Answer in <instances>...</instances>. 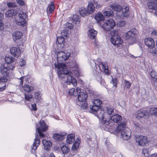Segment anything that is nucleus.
Returning <instances> with one entry per match:
<instances>
[{"mask_svg":"<svg viewBox=\"0 0 157 157\" xmlns=\"http://www.w3.org/2000/svg\"><path fill=\"white\" fill-rule=\"evenodd\" d=\"M23 77H21L18 80V81L20 83V84L19 85V86H22L23 85Z\"/></svg>","mask_w":157,"mask_h":157,"instance_id":"obj_57","label":"nucleus"},{"mask_svg":"<svg viewBox=\"0 0 157 157\" xmlns=\"http://www.w3.org/2000/svg\"><path fill=\"white\" fill-rule=\"evenodd\" d=\"M25 62L24 60H22V61L19 64L20 66L23 67L24 66L25 64Z\"/></svg>","mask_w":157,"mask_h":157,"instance_id":"obj_59","label":"nucleus"},{"mask_svg":"<svg viewBox=\"0 0 157 157\" xmlns=\"http://www.w3.org/2000/svg\"><path fill=\"white\" fill-rule=\"evenodd\" d=\"M2 86H0V91H2L6 88V84H4V85H2Z\"/></svg>","mask_w":157,"mask_h":157,"instance_id":"obj_61","label":"nucleus"},{"mask_svg":"<svg viewBox=\"0 0 157 157\" xmlns=\"http://www.w3.org/2000/svg\"><path fill=\"white\" fill-rule=\"evenodd\" d=\"M136 141L139 145L144 146L147 143V137L145 136H138L136 137Z\"/></svg>","mask_w":157,"mask_h":157,"instance_id":"obj_15","label":"nucleus"},{"mask_svg":"<svg viewBox=\"0 0 157 157\" xmlns=\"http://www.w3.org/2000/svg\"><path fill=\"white\" fill-rule=\"evenodd\" d=\"M17 12L15 8H10L6 13L5 15L7 17H12L17 14Z\"/></svg>","mask_w":157,"mask_h":157,"instance_id":"obj_22","label":"nucleus"},{"mask_svg":"<svg viewBox=\"0 0 157 157\" xmlns=\"http://www.w3.org/2000/svg\"><path fill=\"white\" fill-rule=\"evenodd\" d=\"M65 135V133H56L53 134V138L56 141H60L64 139Z\"/></svg>","mask_w":157,"mask_h":157,"instance_id":"obj_19","label":"nucleus"},{"mask_svg":"<svg viewBox=\"0 0 157 157\" xmlns=\"http://www.w3.org/2000/svg\"><path fill=\"white\" fill-rule=\"evenodd\" d=\"M80 142V141L79 140H78L77 141H75L72 146V150L73 151L77 150L79 147Z\"/></svg>","mask_w":157,"mask_h":157,"instance_id":"obj_38","label":"nucleus"},{"mask_svg":"<svg viewBox=\"0 0 157 157\" xmlns=\"http://www.w3.org/2000/svg\"><path fill=\"white\" fill-rule=\"evenodd\" d=\"M101 59L98 58L95 61L92 60L91 62L94 63V66L96 67L97 69H98L97 66H98L100 71L102 70L105 73L108 74L109 70L107 63L105 62H101Z\"/></svg>","mask_w":157,"mask_h":157,"instance_id":"obj_4","label":"nucleus"},{"mask_svg":"<svg viewBox=\"0 0 157 157\" xmlns=\"http://www.w3.org/2000/svg\"><path fill=\"white\" fill-rule=\"evenodd\" d=\"M23 89L27 93H30L33 90V87L29 86V85L26 84L23 87Z\"/></svg>","mask_w":157,"mask_h":157,"instance_id":"obj_35","label":"nucleus"},{"mask_svg":"<svg viewBox=\"0 0 157 157\" xmlns=\"http://www.w3.org/2000/svg\"><path fill=\"white\" fill-rule=\"evenodd\" d=\"M6 64L1 65V71L2 74L4 76L0 78V86L6 84V82L7 81L6 77L8 76L9 74V71H8Z\"/></svg>","mask_w":157,"mask_h":157,"instance_id":"obj_5","label":"nucleus"},{"mask_svg":"<svg viewBox=\"0 0 157 157\" xmlns=\"http://www.w3.org/2000/svg\"><path fill=\"white\" fill-rule=\"evenodd\" d=\"M44 148L47 151L49 150L52 146V143L50 141L43 139L42 141Z\"/></svg>","mask_w":157,"mask_h":157,"instance_id":"obj_23","label":"nucleus"},{"mask_svg":"<svg viewBox=\"0 0 157 157\" xmlns=\"http://www.w3.org/2000/svg\"><path fill=\"white\" fill-rule=\"evenodd\" d=\"M48 127L43 121L40 122L39 124L36 127V138L34 140V142L31 147L33 150H36L40 142L39 138H38V136L37 135V132L39 134L40 137L44 138L45 136L43 132L47 130Z\"/></svg>","mask_w":157,"mask_h":157,"instance_id":"obj_3","label":"nucleus"},{"mask_svg":"<svg viewBox=\"0 0 157 157\" xmlns=\"http://www.w3.org/2000/svg\"><path fill=\"white\" fill-rule=\"evenodd\" d=\"M122 117L119 114H116L112 115L110 117L109 120V128H110V126H111L112 125V122L114 123H117L120 122L122 120Z\"/></svg>","mask_w":157,"mask_h":157,"instance_id":"obj_14","label":"nucleus"},{"mask_svg":"<svg viewBox=\"0 0 157 157\" xmlns=\"http://www.w3.org/2000/svg\"><path fill=\"white\" fill-rule=\"evenodd\" d=\"M87 105H88L86 103H84L82 105L81 108L83 109H86L88 107Z\"/></svg>","mask_w":157,"mask_h":157,"instance_id":"obj_54","label":"nucleus"},{"mask_svg":"<svg viewBox=\"0 0 157 157\" xmlns=\"http://www.w3.org/2000/svg\"><path fill=\"white\" fill-rule=\"evenodd\" d=\"M148 114V112L145 110H139L137 111L135 116L137 118L140 119Z\"/></svg>","mask_w":157,"mask_h":157,"instance_id":"obj_27","label":"nucleus"},{"mask_svg":"<svg viewBox=\"0 0 157 157\" xmlns=\"http://www.w3.org/2000/svg\"><path fill=\"white\" fill-rule=\"evenodd\" d=\"M117 79L116 78H113L112 79L111 82L113 84V86L116 87L117 86Z\"/></svg>","mask_w":157,"mask_h":157,"instance_id":"obj_52","label":"nucleus"},{"mask_svg":"<svg viewBox=\"0 0 157 157\" xmlns=\"http://www.w3.org/2000/svg\"><path fill=\"white\" fill-rule=\"evenodd\" d=\"M25 99L27 101H30L31 99H32V96L31 94H25Z\"/></svg>","mask_w":157,"mask_h":157,"instance_id":"obj_44","label":"nucleus"},{"mask_svg":"<svg viewBox=\"0 0 157 157\" xmlns=\"http://www.w3.org/2000/svg\"><path fill=\"white\" fill-rule=\"evenodd\" d=\"M131 85V83L129 81H128L125 79L124 80L123 85L124 87L129 89Z\"/></svg>","mask_w":157,"mask_h":157,"instance_id":"obj_40","label":"nucleus"},{"mask_svg":"<svg viewBox=\"0 0 157 157\" xmlns=\"http://www.w3.org/2000/svg\"><path fill=\"white\" fill-rule=\"evenodd\" d=\"M103 14L105 16L110 17L113 15V12L112 10L109 9L107 11H104Z\"/></svg>","mask_w":157,"mask_h":157,"instance_id":"obj_41","label":"nucleus"},{"mask_svg":"<svg viewBox=\"0 0 157 157\" xmlns=\"http://www.w3.org/2000/svg\"><path fill=\"white\" fill-rule=\"evenodd\" d=\"M16 2L19 5L21 6H23L24 4V3L22 0H16Z\"/></svg>","mask_w":157,"mask_h":157,"instance_id":"obj_58","label":"nucleus"},{"mask_svg":"<svg viewBox=\"0 0 157 157\" xmlns=\"http://www.w3.org/2000/svg\"><path fill=\"white\" fill-rule=\"evenodd\" d=\"M131 135V132L129 128H126L125 130L122 131L121 133V138L124 140H128Z\"/></svg>","mask_w":157,"mask_h":157,"instance_id":"obj_17","label":"nucleus"},{"mask_svg":"<svg viewBox=\"0 0 157 157\" xmlns=\"http://www.w3.org/2000/svg\"><path fill=\"white\" fill-rule=\"evenodd\" d=\"M142 153L146 157H149V154L148 152V150L147 148H144L143 150Z\"/></svg>","mask_w":157,"mask_h":157,"instance_id":"obj_46","label":"nucleus"},{"mask_svg":"<svg viewBox=\"0 0 157 157\" xmlns=\"http://www.w3.org/2000/svg\"><path fill=\"white\" fill-rule=\"evenodd\" d=\"M48 6H49V5H48ZM48 7L49 8V12L50 13H52L55 9L54 4L53 3H52L50 6H48Z\"/></svg>","mask_w":157,"mask_h":157,"instance_id":"obj_49","label":"nucleus"},{"mask_svg":"<svg viewBox=\"0 0 157 157\" xmlns=\"http://www.w3.org/2000/svg\"><path fill=\"white\" fill-rule=\"evenodd\" d=\"M102 27L106 31H109L115 25V22L113 19L104 20L102 22Z\"/></svg>","mask_w":157,"mask_h":157,"instance_id":"obj_9","label":"nucleus"},{"mask_svg":"<svg viewBox=\"0 0 157 157\" xmlns=\"http://www.w3.org/2000/svg\"><path fill=\"white\" fill-rule=\"evenodd\" d=\"M150 113L151 114L157 117V108H151L150 110Z\"/></svg>","mask_w":157,"mask_h":157,"instance_id":"obj_42","label":"nucleus"},{"mask_svg":"<svg viewBox=\"0 0 157 157\" xmlns=\"http://www.w3.org/2000/svg\"><path fill=\"white\" fill-rule=\"evenodd\" d=\"M149 9L155 10L157 9V0H150V1L147 3Z\"/></svg>","mask_w":157,"mask_h":157,"instance_id":"obj_25","label":"nucleus"},{"mask_svg":"<svg viewBox=\"0 0 157 157\" xmlns=\"http://www.w3.org/2000/svg\"><path fill=\"white\" fill-rule=\"evenodd\" d=\"M6 5L9 7H12L13 9L15 8L16 6L15 3L9 2H7Z\"/></svg>","mask_w":157,"mask_h":157,"instance_id":"obj_47","label":"nucleus"},{"mask_svg":"<svg viewBox=\"0 0 157 157\" xmlns=\"http://www.w3.org/2000/svg\"><path fill=\"white\" fill-rule=\"evenodd\" d=\"M11 54L16 57H18L20 55L21 52L19 47H12L10 50Z\"/></svg>","mask_w":157,"mask_h":157,"instance_id":"obj_21","label":"nucleus"},{"mask_svg":"<svg viewBox=\"0 0 157 157\" xmlns=\"http://www.w3.org/2000/svg\"><path fill=\"white\" fill-rule=\"evenodd\" d=\"M5 60L6 63L2 64V65H4L6 64L7 65V68L8 71L10 70H13V68L15 67L14 64L12 65L11 66L10 64H12L14 63L15 59L13 58L11 56H6L5 58Z\"/></svg>","mask_w":157,"mask_h":157,"instance_id":"obj_13","label":"nucleus"},{"mask_svg":"<svg viewBox=\"0 0 157 157\" xmlns=\"http://www.w3.org/2000/svg\"><path fill=\"white\" fill-rule=\"evenodd\" d=\"M95 10V7L93 3L91 2H89L87 10V13L89 14H91L94 12Z\"/></svg>","mask_w":157,"mask_h":157,"instance_id":"obj_28","label":"nucleus"},{"mask_svg":"<svg viewBox=\"0 0 157 157\" xmlns=\"http://www.w3.org/2000/svg\"><path fill=\"white\" fill-rule=\"evenodd\" d=\"M4 29V25L0 21V31H2Z\"/></svg>","mask_w":157,"mask_h":157,"instance_id":"obj_60","label":"nucleus"},{"mask_svg":"<svg viewBox=\"0 0 157 157\" xmlns=\"http://www.w3.org/2000/svg\"><path fill=\"white\" fill-rule=\"evenodd\" d=\"M66 26L69 29H71L73 28V25L71 23L67 22L66 24Z\"/></svg>","mask_w":157,"mask_h":157,"instance_id":"obj_53","label":"nucleus"},{"mask_svg":"<svg viewBox=\"0 0 157 157\" xmlns=\"http://www.w3.org/2000/svg\"><path fill=\"white\" fill-rule=\"evenodd\" d=\"M129 7H126L125 8L122 9V13L119 15V16L121 18H123L124 17H128L129 15L128 13Z\"/></svg>","mask_w":157,"mask_h":157,"instance_id":"obj_24","label":"nucleus"},{"mask_svg":"<svg viewBox=\"0 0 157 157\" xmlns=\"http://www.w3.org/2000/svg\"><path fill=\"white\" fill-rule=\"evenodd\" d=\"M78 101L80 102H85L87 98V94L84 92L81 91L80 89V91L78 92Z\"/></svg>","mask_w":157,"mask_h":157,"instance_id":"obj_16","label":"nucleus"},{"mask_svg":"<svg viewBox=\"0 0 157 157\" xmlns=\"http://www.w3.org/2000/svg\"><path fill=\"white\" fill-rule=\"evenodd\" d=\"M31 107L32 109H31V110L35 111L37 109L36 105L35 103L32 104L31 105Z\"/></svg>","mask_w":157,"mask_h":157,"instance_id":"obj_55","label":"nucleus"},{"mask_svg":"<svg viewBox=\"0 0 157 157\" xmlns=\"http://www.w3.org/2000/svg\"><path fill=\"white\" fill-rule=\"evenodd\" d=\"M41 94L39 92H36L35 93V97L36 99L40 100L41 99Z\"/></svg>","mask_w":157,"mask_h":157,"instance_id":"obj_48","label":"nucleus"},{"mask_svg":"<svg viewBox=\"0 0 157 157\" xmlns=\"http://www.w3.org/2000/svg\"><path fill=\"white\" fill-rule=\"evenodd\" d=\"M66 69L67 67L68 68H72V71L73 72V74L78 75V68L77 67V64L76 61L74 60L70 61L67 63V64H65Z\"/></svg>","mask_w":157,"mask_h":157,"instance_id":"obj_12","label":"nucleus"},{"mask_svg":"<svg viewBox=\"0 0 157 157\" xmlns=\"http://www.w3.org/2000/svg\"><path fill=\"white\" fill-rule=\"evenodd\" d=\"M151 157H157V154L156 153L152 154L151 155Z\"/></svg>","mask_w":157,"mask_h":157,"instance_id":"obj_64","label":"nucleus"},{"mask_svg":"<svg viewBox=\"0 0 157 157\" xmlns=\"http://www.w3.org/2000/svg\"><path fill=\"white\" fill-rule=\"evenodd\" d=\"M97 72H98V76L97 77V80L98 82H100L101 84L104 85L105 81L102 78L101 73L98 71Z\"/></svg>","mask_w":157,"mask_h":157,"instance_id":"obj_39","label":"nucleus"},{"mask_svg":"<svg viewBox=\"0 0 157 157\" xmlns=\"http://www.w3.org/2000/svg\"><path fill=\"white\" fill-rule=\"evenodd\" d=\"M145 44L150 48H152L155 45V42L153 39L151 38H146L144 40Z\"/></svg>","mask_w":157,"mask_h":157,"instance_id":"obj_26","label":"nucleus"},{"mask_svg":"<svg viewBox=\"0 0 157 157\" xmlns=\"http://www.w3.org/2000/svg\"><path fill=\"white\" fill-rule=\"evenodd\" d=\"M22 35V33L20 32L17 31L13 34V39L14 41L17 42Z\"/></svg>","mask_w":157,"mask_h":157,"instance_id":"obj_30","label":"nucleus"},{"mask_svg":"<svg viewBox=\"0 0 157 157\" xmlns=\"http://www.w3.org/2000/svg\"><path fill=\"white\" fill-rule=\"evenodd\" d=\"M86 10L84 8H82V9H80L79 10V12L80 15L84 17L85 16L86 14Z\"/></svg>","mask_w":157,"mask_h":157,"instance_id":"obj_43","label":"nucleus"},{"mask_svg":"<svg viewBox=\"0 0 157 157\" xmlns=\"http://www.w3.org/2000/svg\"><path fill=\"white\" fill-rule=\"evenodd\" d=\"M55 67L58 69V75L59 78H63L67 77L66 82L67 84H72L74 86L77 85V81L72 77L73 73L71 71L66 69L65 64L63 63H57L54 64Z\"/></svg>","mask_w":157,"mask_h":157,"instance_id":"obj_1","label":"nucleus"},{"mask_svg":"<svg viewBox=\"0 0 157 157\" xmlns=\"http://www.w3.org/2000/svg\"><path fill=\"white\" fill-rule=\"evenodd\" d=\"M73 22L75 23L76 24H77L78 25L79 24L80 21L79 20H76L75 21H73Z\"/></svg>","mask_w":157,"mask_h":157,"instance_id":"obj_63","label":"nucleus"},{"mask_svg":"<svg viewBox=\"0 0 157 157\" xmlns=\"http://www.w3.org/2000/svg\"><path fill=\"white\" fill-rule=\"evenodd\" d=\"M110 35L112 36L111 39V42L115 46H118L121 45L122 41L121 38L118 36V32L116 30H113L110 33Z\"/></svg>","mask_w":157,"mask_h":157,"instance_id":"obj_6","label":"nucleus"},{"mask_svg":"<svg viewBox=\"0 0 157 157\" xmlns=\"http://www.w3.org/2000/svg\"><path fill=\"white\" fill-rule=\"evenodd\" d=\"M111 7L114 11L117 12L120 11L122 9V6L119 5H113Z\"/></svg>","mask_w":157,"mask_h":157,"instance_id":"obj_36","label":"nucleus"},{"mask_svg":"<svg viewBox=\"0 0 157 157\" xmlns=\"http://www.w3.org/2000/svg\"><path fill=\"white\" fill-rule=\"evenodd\" d=\"M88 33L89 37L94 39L97 35V32L94 29H92L89 30Z\"/></svg>","mask_w":157,"mask_h":157,"instance_id":"obj_32","label":"nucleus"},{"mask_svg":"<svg viewBox=\"0 0 157 157\" xmlns=\"http://www.w3.org/2000/svg\"><path fill=\"white\" fill-rule=\"evenodd\" d=\"M150 74L152 80L155 82H157V74L155 71L152 70Z\"/></svg>","mask_w":157,"mask_h":157,"instance_id":"obj_34","label":"nucleus"},{"mask_svg":"<svg viewBox=\"0 0 157 157\" xmlns=\"http://www.w3.org/2000/svg\"><path fill=\"white\" fill-rule=\"evenodd\" d=\"M80 91V89L77 88L76 90L74 88L70 89L69 91V94L70 95L76 96L77 95L78 92Z\"/></svg>","mask_w":157,"mask_h":157,"instance_id":"obj_31","label":"nucleus"},{"mask_svg":"<svg viewBox=\"0 0 157 157\" xmlns=\"http://www.w3.org/2000/svg\"><path fill=\"white\" fill-rule=\"evenodd\" d=\"M64 39L62 36L58 37L57 38L56 45L57 44L58 48L57 49H62L64 46Z\"/></svg>","mask_w":157,"mask_h":157,"instance_id":"obj_18","label":"nucleus"},{"mask_svg":"<svg viewBox=\"0 0 157 157\" xmlns=\"http://www.w3.org/2000/svg\"><path fill=\"white\" fill-rule=\"evenodd\" d=\"M151 35L154 38H157V30H154L151 32Z\"/></svg>","mask_w":157,"mask_h":157,"instance_id":"obj_50","label":"nucleus"},{"mask_svg":"<svg viewBox=\"0 0 157 157\" xmlns=\"http://www.w3.org/2000/svg\"><path fill=\"white\" fill-rule=\"evenodd\" d=\"M137 33V30L136 29H133L126 33V39L131 44L135 41L136 35Z\"/></svg>","mask_w":157,"mask_h":157,"instance_id":"obj_10","label":"nucleus"},{"mask_svg":"<svg viewBox=\"0 0 157 157\" xmlns=\"http://www.w3.org/2000/svg\"><path fill=\"white\" fill-rule=\"evenodd\" d=\"M75 140V135L74 134L68 135L67 137L66 142L68 144H72Z\"/></svg>","mask_w":157,"mask_h":157,"instance_id":"obj_29","label":"nucleus"},{"mask_svg":"<svg viewBox=\"0 0 157 157\" xmlns=\"http://www.w3.org/2000/svg\"><path fill=\"white\" fill-rule=\"evenodd\" d=\"M95 18L98 22H100L104 19V17L101 13H98L95 15Z\"/></svg>","mask_w":157,"mask_h":157,"instance_id":"obj_33","label":"nucleus"},{"mask_svg":"<svg viewBox=\"0 0 157 157\" xmlns=\"http://www.w3.org/2000/svg\"><path fill=\"white\" fill-rule=\"evenodd\" d=\"M98 112L99 113L97 114V116L101 119V129L107 131L109 130L110 115L114 112L113 108L112 106H108L106 107V112H104L101 110Z\"/></svg>","mask_w":157,"mask_h":157,"instance_id":"obj_2","label":"nucleus"},{"mask_svg":"<svg viewBox=\"0 0 157 157\" xmlns=\"http://www.w3.org/2000/svg\"><path fill=\"white\" fill-rule=\"evenodd\" d=\"M61 150L64 154H67L70 151L69 148L67 146L63 144L61 146Z\"/></svg>","mask_w":157,"mask_h":157,"instance_id":"obj_37","label":"nucleus"},{"mask_svg":"<svg viewBox=\"0 0 157 157\" xmlns=\"http://www.w3.org/2000/svg\"><path fill=\"white\" fill-rule=\"evenodd\" d=\"M4 14L0 12V21L3 19Z\"/></svg>","mask_w":157,"mask_h":157,"instance_id":"obj_62","label":"nucleus"},{"mask_svg":"<svg viewBox=\"0 0 157 157\" xmlns=\"http://www.w3.org/2000/svg\"><path fill=\"white\" fill-rule=\"evenodd\" d=\"M125 21L124 20H121L119 21L117 23V25L120 27H123L126 24Z\"/></svg>","mask_w":157,"mask_h":157,"instance_id":"obj_45","label":"nucleus"},{"mask_svg":"<svg viewBox=\"0 0 157 157\" xmlns=\"http://www.w3.org/2000/svg\"><path fill=\"white\" fill-rule=\"evenodd\" d=\"M94 6L96 7L97 9H98L101 7V6L100 5L99 2H98L96 1H94Z\"/></svg>","mask_w":157,"mask_h":157,"instance_id":"obj_51","label":"nucleus"},{"mask_svg":"<svg viewBox=\"0 0 157 157\" xmlns=\"http://www.w3.org/2000/svg\"><path fill=\"white\" fill-rule=\"evenodd\" d=\"M71 55V53L67 51H60L57 53V59L58 61L63 62L67 60Z\"/></svg>","mask_w":157,"mask_h":157,"instance_id":"obj_11","label":"nucleus"},{"mask_svg":"<svg viewBox=\"0 0 157 157\" xmlns=\"http://www.w3.org/2000/svg\"><path fill=\"white\" fill-rule=\"evenodd\" d=\"M126 128H128L126 127V122L123 121L121 122L118 125L116 130V132L117 133H121L122 131L125 130Z\"/></svg>","mask_w":157,"mask_h":157,"instance_id":"obj_20","label":"nucleus"},{"mask_svg":"<svg viewBox=\"0 0 157 157\" xmlns=\"http://www.w3.org/2000/svg\"><path fill=\"white\" fill-rule=\"evenodd\" d=\"M73 21H75L76 20H79V18L78 16L77 15H73Z\"/></svg>","mask_w":157,"mask_h":157,"instance_id":"obj_56","label":"nucleus"},{"mask_svg":"<svg viewBox=\"0 0 157 157\" xmlns=\"http://www.w3.org/2000/svg\"><path fill=\"white\" fill-rule=\"evenodd\" d=\"M27 17L26 13L23 12H21L19 14L18 17L15 18V21L16 23L18 26H24L26 23L25 19Z\"/></svg>","mask_w":157,"mask_h":157,"instance_id":"obj_8","label":"nucleus"},{"mask_svg":"<svg viewBox=\"0 0 157 157\" xmlns=\"http://www.w3.org/2000/svg\"><path fill=\"white\" fill-rule=\"evenodd\" d=\"M92 102L93 103V105L90 106L89 112L97 116V114L99 113V111L101 110L99 109V107L102 103V101L99 99H96L92 100Z\"/></svg>","mask_w":157,"mask_h":157,"instance_id":"obj_7","label":"nucleus"}]
</instances>
